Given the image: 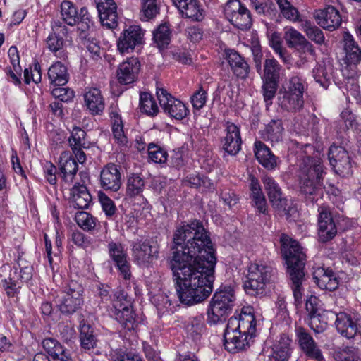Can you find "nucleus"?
Returning a JSON list of instances; mask_svg holds the SVG:
<instances>
[{
  "mask_svg": "<svg viewBox=\"0 0 361 361\" xmlns=\"http://www.w3.org/2000/svg\"><path fill=\"white\" fill-rule=\"evenodd\" d=\"M170 268L180 301L192 305L206 300L213 290L216 257L209 233L195 220L177 227L173 235Z\"/></svg>",
  "mask_w": 361,
  "mask_h": 361,
  "instance_id": "1",
  "label": "nucleus"
},
{
  "mask_svg": "<svg viewBox=\"0 0 361 361\" xmlns=\"http://www.w3.org/2000/svg\"><path fill=\"white\" fill-rule=\"evenodd\" d=\"M256 336V319L250 308L231 317L224 334V345L231 353L246 350Z\"/></svg>",
  "mask_w": 361,
  "mask_h": 361,
  "instance_id": "2",
  "label": "nucleus"
},
{
  "mask_svg": "<svg viewBox=\"0 0 361 361\" xmlns=\"http://www.w3.org/2000/svg\"><path fill=\"white\" fill-rule=\"evenodd\" d=\"M281 253L287 264V274L296 305L302 303V283L305 281L306 255L299 243L286 234L280 238Z\"/></svg>",
  "mask_w": 361,
  "mask_h": 361,
  "instance_id": "3",
  "label": "nucleus"
},
{
  "mask_svg": "<svg viewBox=\"0 0 361 361\" xmlns=\"http://www.w3.org/2000/svg\"><path fill=\"white\" fill-rule=\"evenodd\" d=\"M324 166L318 156H307L300 166V192L307 204H314L323 194Z\"/></svg>",
  "mask_w": 361,
  "mask_h": 361,
  "instance_id": "4",
  "label": "nucleus"
},
{
  "mask_svg": "<svg viewBox=\"0 0 361 361\" xmlns=\"http://www.w3.org/2000/svg\"><path fill=\"white\" fill-rule=\"evenodd\" d=\"M234 290L230 286H221L210 302L207 322L210 325L221 322L231 313L234 305Z\"/></svg>",
  "mask_w": 361,
  "mask_h": 361,
  "instance_id": "5",
  "label": "nucleus"
},
{
  "mask_svg": "<svg viewBox=\"0 0 361 361\" xmlns=\"http://www.w3.org/2000/svg\"><path fill=\"white\" fill-rule=\"evenodd\" d=\"M273 268L264 264L253 263L248 267L244 289L247 294L256 295L263 293L266 285L270 282Z\"/></svg>",
  "mask_w": 361,
  "mask_h": 361,
  "instance_id": "6",
  "label": "nucleus"
},
{
  "mask_svg": "<svg viewBox=\"0 0 361 361\" xmlns=\"http://www.w3.org/2000/svg\"><path fill=\"white\" fill-rule=\"evenodd\" d=\"M111 310L115 319L128 331L134 330L137 322L136 315L132 308V302L123 290L116 291L113 298Z\"/></svg>",
  "mask_w": 361,
  "mask_h": 361,
  "instance_id": "7",
  "label": "nucleus"
},
{
  "mask_svg": "<svg viewBox=\"0 0 361 361\" xmlns=\"http://www.w3.org/2000/svg\"><path fill=\"white\" fill-rule=\"evenodd\" d=\"M131 246L134 261L139 266L148 267L159 257V245L152 239L137 240L132 242Z\"/></svg>",
  "mask_w": 361,
  "mask_h": 361,
  "instance_id": "8",
  "label": "nucleus"
},
{
  "mask_svg": "<svg viewBox=\"0 0 361 361\" xmlns=\"http://www.w3.org/2000/svg\"><path fill=\"white\" fill-rule=\"evenodd\" d=\"M226 18L235 27L247 30L252 24L250 11L240 0H228L224 6Z\"/></svg>",
  "mask_w": 361,
  "mask_h": 361,
  "instance_id": "9",
  "label": "nucleus"
},
{
  "mask_svg": "<svg viewBox=\"0 0 361 361\" xmlns=\"http://www.w3.org/2000/svg\"><path fill=\"white\" fill-rule=\"evenodd\" d=\"M157 96L161 107L165 114L177 120H182L188 113L185 105L179 99L174 98L164 88H157Z\"/></svg>",
  "mask_w": 361,
  "mask_h": 361,
  "instance_id": "10",
  "label": "nucleus"
},
{
  "mask_svg": "<svg viewBox=\"0 0 361 361\" xmlns=\"http://www.w3.org/2000/svg\"><path fill=\"white\" fill-rule=\"evenodd\" d=\"M263 183L272 207L279 211L284 212L286 216H290L295 209L288 206V200L283 197L281 188L275 180L272 177L265 176Z\"/></svg>",
  "mask_w": 361,
  "mask_h": 361,
  "instance_id": "11",
  "label": "nucleus"
},
{
  "mask_svg": "<svg viewBox=\"0 0 361 361\" xmlns=\"http://www.w3.org/2000/svg\"><path fill=\"white\" fill-rule=\"evenodd\" d=\"M318 236L322 243L331 240L337 234V224L333 219L331 209L326 206L318 209Z\"/></svg>",
  "mask_w": 361,
  "mask_h": 361,
  "instance_id": "12",
  "label": "nucleus"
},
{
  "mask_svg": "<svg viewBox=\"0 0 361 361\" xmlns=\"http://www.w3.org/2000/svg\"><path fill=\"white\" fill-rule=\"evenodd\" d=\"M328 158L334 171L342 176L352 173V164L348 152L341 146L331 145Z\"/></svg>",
  "mask_w": 361,
  "mask_h": 361,
  "instance_id": "13",
  "label": "nucleus"
},
{
  "mask_svg": "<svg viewBox=\"0 0 361 361\" xmlns=\"http://www.w3.org/2000/svg\"><path fill=\"white\" fill-rule=\"evenodd\" d=\"M82 293V288L76 283L72 282L69 285L68 290L57 302L61 313L71 314L79 310L83 303Z\"/></svg>",
  "mask_w": 361,
  "mask_h": 361,
  "instance_id": "14",
  "label": "nucleus"
},
{
  "mask_svg": "<svg viewBox=\"0 0 361 361\" xmlns=\"http://www.w3.org/2000/svg\"><path fill=\"white\" fill-rule=\"evenodd\" d=\"M143 36L144 32L140 26H130L121 34L117 42L118 50L121 54L129 53L143 43Z\"/></svg>",
  "mask_w": 361,
  "mask_h": 361,
  "instance_id": "15",
  "label": "nucleus"
},
{
  "mask_svg": "<svg viewBox=\"0 0 361 361\" xmlns=\"http://www.w3.org/2000/svg\"><path fill=\"white\" fill-rule=\"evenodd\" d=\"M109 254L117 267L119 275L125 280L131 278L130 264L122 244L111 242L108 244Z\"/></svg>",
  "mask_w": 361,
  "mask_h": 361,
  "instance_id": "16",
  "label": "nucleus"
},
{
  "mask_svg": "<svg viewBox=\"0 0 361 361\" xmlns=\"http://www.w3.org/2000/svg\"><path fill=\"white\" fill-rule=\"evenodd\" d=\"M295 332L302 352L309 358L322 361L323 360L322 351L308 331L303 327H298Z\"/></svg>",
  "mask_w": 361,
  "mask_h": 361,
  "instance_id": "17",
  "label": "nucleus"
},
{
  "mask_svg": "<svg viewBox=\"0 0 361 361\" xmlns=\"http://www.w3.org/2000/svg\"><path fill=\"white\" fill-rule=\"evenodd\" d=\"M314 17L319 26L329 31L338 28L342 21L339 11L332 6L316 11Z\"/></svg>",
  "mask_w": 361,
  "mask_h": 361,
  "instance_id": "18",
  "label": "nucleus"
},
{
  "mask_svg": "<svg viewBox=\"0 0 361 361\" xmlns=\"http://www.w3.org/2000/svg\"><path fill=\"white\" fill-rule=\"evenodd\" d=\"M226 136L221 140L222 149L229 155L235 156L241 149L242 140L238 127L233 123L227 122Z\"/></svg>",
  "mask_w": 361,
  "mask_h": 361,
  "instance_id": "19",
  "label": "nucleus"
},
{
  "mask_svg": "<svg viewBox=\"0 0 361 361\" xmlns=\"http://www.w3.org/2000/svg\"><path fill=\"white\" fill-rule=\"evenodd\" d=\"M283 37L288 47L297 49L302 53L315 55V50L312 43L293 27H285Z\"/></svg>",
  "mask_w": 361,
  "mask_h": 361,
  "instance_id": "20",
  "label": "nucleus"
},
{
  "mask_svg": "<svg viewBox=\"0 0 361 361\" xmlns=\"http://www.w3.org/2000/svg\"><path fill=\"white\" fill-rule=\"evenodd\" d=\"M100 185L105 190L118 191L121 186V174L114 164H106L100 173Z\"/></svg>",
  "mask_w": 361,
  "mask_h": 361,
  "instance_id": "21",
  "label": "nucleus"
},
{
  "mask_svg": "<svg viewBox=\"0 0 361 361\" xmlns=\"http://www.w3.org/2000/svg\"><path fill=\"white\" fill-rule=\"evenodd\" d=\"M140 70V63L137 58H128L121 63L117 70L118 81L121 84L128 85L135 82Z\"/></svg>",
  "mask_w": 361,
  "mask_h": 361,
  "instance_id": "22",
  "label": "nucleus"
},
{
  "mask_svg": "<svg viewBox=\"0 0 361 361\" xmlns=\"http://www.w3.org/2000/svg\"><path fill=\"white\" fill-rule=\"evenodd\" d=\"M99 16L104 25L109 28L117 26L116 4L113 0H94Z\"/></svg>",
  "mask_w": 361,
  "mask_h": 361,
  "instance_id": "23",
  "label": "nucleus"
},
{
  "mask_svg": "<svg viewBox=\"0 0 361 361\" xmlns=\"http://www.w3.org/2000/svg\"><path fill=\"white\" fill-rule=\"evenodd\" d=\"M224 54L233 74L240 79L247 78L250 66L244 58L234 49H226Z\"/></svg>",
  "mask_w": 361,
  "mask_h": 361,
  "instance_id": "24",
  "label": "nucleus"
},
{
  "mask_svg": "<svg viewBox=\"0 0 361 361\" xmlns=\"http://www.w3.org/2000/svg\"><path fill=\"white\" fill-rule=\"evenodd\" d=\"M313 279L322 290L334 291L338 287V280L331 269L318 267L313 272Z\"/></svg>",
  "mask_w": 361,
  "mask_h": 361,
  "instance_id": "25",
  "label": "nucleus"
},
{
  "mask_svg": "<svg viewBox=\"0 0 361 361\" xmlns=\"http://www.w3.org/2000/svg\"><path fill=\"white\" fill-rule=\"evenodd\" d=\"M86 132L79 127L73 128L71 136L68 137V144L79 163L82 164L86 160V156L82 148H87L85 141Z\"/></svg>",
  "mask_w": 361,
  "mask_h": 361,
  "instance_id": "26",
  "label": "nucleus"
},
{
  "mask_svg": "<svg viewBox=\"0 0 361 361\" xmlns=\"http://www.w3.org/2000/svg\"><path fill=\"white\" fill-rule=\"evenodd\" d=\"M51 27L53 32L47 37V44L48 48L51 51L56 53L60 51L63 47V37H67L68 30L59 20H54Z\"/></svg>",
  "mask_w": 361,
  "mask_h": 361,
  "instance_id": "27",
  "label": "nucleus"
},
{
  "mask_svg": "<svg viewBox=\"0 0 361 361\" xmlns=\"http://www.w3.org/2000/svg\"><path fill=\"white\" fill-rule=\"evenodd\" d=\"M183 16L195 21H201L204 17V10L197 0H171Z\"/></svg>",
  "mask_w": 361,
  "mask_h": 361,
  "instance_id": "28",
  "label": "nucleus"
},
{
  "mask_svg": "<svg viewBox=\"0 0 361 361\" xmlns=\"http://www.w3.org/2000/svg\"><path fill=\"white\" fill-rule=\"evenodd\" d=\"M59 176L66 183L73 182L78 170V162L69 153L61 154L59 164Z\"/></svg>",
  "mask_w": 361,
  "mask_h": 361,
  "instance_id": "29",
  "label": "nucleus"
},
{
  "mask_svg": "<svg viewBox=\"0 0 361 361\" xmlns=\"http://www.w3.org/2000/svg\"><path fill=\"white\" fill-rule=\"evenodd\" d=\"M255 155L258 162L267 170H274L278 166V157L262 141L255 142Z\"/></svg>",
  "mask_w": 361,
  "mask_h": 361,
  "instance_id": "30",
  "label": "nucleus"
},
{
  "mask_svg": "<svg viewBox=\"0 0 361 361\" xmlns=\"http://www.w3.org/2000/svg\"><path fill=\"white\" fill-rule=\"evenodd\" d=\"M343 48L345 53V63L357 65L360 63L361 49L348 32H345L343 35Z\"/></svg>",
  "mask_w": 361,
  "mask_h": 361,
  "instance_id": "31",
  "label": "nucleus"
},
{
  "mask_svg": "<svg viewBox=\"0 0 361 361\" xmlns=\"http://www.w3.org/2000/svg\"><path fill=\"white\" fill-rule=\"evenodd\" d=\"M278 104L284 110L297 112L304 106V97L294 93L280 92L278 96Z\"/></svg>",
  "mask_w": 361,
  "mask_h": 361,
  "instance_id": "32",
  "label": "nucleus"
},
{
  "mask_svg": "<svg viewBox=\"0 0 361 361\" xmlns=\"http://www.w3.org/2000/svg\"><path fill=\"white\" fill-rule=\"evenodd\" d=\"M335 325L337 331L343 336L351 338H353L357 331V323L355 322L350 315L340 312L336 314Z\"/></svg>",
  "mask_w": 361,
  "mask_h": 361,
  "instance_id": "33",
  "label": "nucleus"
},
{
  "mask_svg": "<svg viewBox=\"0 0 361 361\" xmlns=\"http://www.w3.org/2000/svg\"><path fill=\"white\" fill-rule=\"evenodd\" d=\"M71 195L75 208L79 209L88 208L92 196L85 185L78 183L75 184L71 190Z\"/></svg>",
  "mask_w": 361,
  "mask_h": 361,
  "instance_id": "34",
  "label": "nucleus"
},
{
  "mask_svg": "<svg viewBox=\"0 0 361 361\" xmlns=\"http://www.w3.org/2000/svg\"><path fill=\"white\" fill-rule=\"evenodd\" d=\"M47 75L50 83L55 86L66 85L69 78L67 68L59 61L54 63L49 67Z\"/></svg>",
  "mask_w": 361,
  "mask_h": 361,
  "instance_id": "35",
  "label": "nucleus"
},
{
  "mask_svg": "<svg viewBox=\"0 0 361 361\" xmlns=\"http://www.w3.org/2000/svg\"><path fill=\"white\" fill-rule=\"evenodd\" d=\"M84 97L86 105L92 114H99L104 109V99L99 89H90L85 94Z\"/></svg>",
  "mask_w": 361,
  "mask_h": 361,
  "instance_id": "36",
  "label": "nucleus"
},
{
  "mask_svg": "<svg viewBox=\"0 0 361 361\" xmlns=\"http://www.w3.org/2000/svg\"><path fill=\"white\" fill-rule=\"evenodd\" d=\"M22 279V269H20L18 271L17 268H14L10 274L9 281L5 280L4 282L8 296L18 298L23 285Z\"/></svg>",
  "mask_w": 361,
  "mask_h": 361,
  "instance_id": "37",
  "label": "nucleus"
},
{
  "mask_svg": "<svg viewBox=\"0 0 361 361\" xmlns=\"http://www.w3.org/2000/svg\"><path fill=\"white\" fill-rule=\"evenodd\" d=\"M185 329L194 340H198L206 331L204 317L202 314H198L190 317L185 324Z\"/></svg>",
  "mask_w": 361,
  "mask_h": 361,
  "instance_id": "38",
  "label": "nucleus"
},
{
  "mask_svg": "<svg viewBox=\"0 0 361 361\" xmlns=\"http://www.w3.org/2000/svg\"><path fill=\"white\" fill-rule=\"evenodd\" d=\"M283 131L282 121L273 119L266 126L262 135L264 140H270L271 142H278L282 140Z\"/></svg>",
  "mask_w": 361,
  "mask_h": 361,
  "instance_id": "39",
  "label": "nucleus"
},
{
  "mask_svg": "<svg viewBox=\"0 0 361 361\" xmlns=\"http://www.w3.org/2000/svg\"><path fill=\"white\" fill-rule=\"evenodd\" d=\"M291 340L285 334L281 336L279 341L273 348V357L279 361H287L291 354L290 348Z\"/></svg>",
  "mask_w": 361,
  "mask_h": 361,
  "instance_id": "40",
  "label": "nucleus"
},
{
  "mask_svg": "<svg viewBox=\"0 0 361 361\" xmlns=\"http://www.w3.org/2000/svg\"><path fill=\"white\" fill-rule=\"evenodd\" d=\"M8 55L13 69H10L8 71V75L11 77L13 83L16 85H20V77L21 75L22 69L20 64L19 51L17 47L15 46L11 47L8 49Z\"/></svg>",
  "mask_w": 361,
  "mask_h": 361,
  "instance_id": "41",
  "label": "nucleus"
},
{
  "mask_svg": "<svg viewBox=\"0 0 361 361\" xmlns=\"http://www.w3.org/2000/svg\"><path fill=\"white\" fill-rule=\"evenodd\" d=\"M145 188V181L139 174L133 173L128 178L126 195L130 197L142 196Z\"/></svg>",
  "mask_w": 361,
  "mask_h": 361,
  "instance_id": "42",
  "label": "nucleus"
},
{
  "mask_svg": "<svg viewBox=\"0 0 361 361\" xmlns=\"http://www.w3.org/2000/svg\"><path fill=\"white\" fill-rule=\"evenodd\" d=\"M139 106L142 113L151 117L157 116L159 111L155 99L148 92H140Z\"/></svg>",
  "mask_w": 361,
  "mask_h": 361,
  "instance_id": "43",
  "label": "nucleus"
},
{
  "mask_svg": "<svg viewBox=\"0 0 361 361\" xmlns=\"http://www.w3.org/2000/svg\"><path fill=\"white\" fill-rule=\"evenodd\" d=\"M171 30L167 23L161 24L153 32V40L159 49L166 48L171 41Z\"/></svg>",
  "mask_w": 361,
  "mask_h": 361,
  "instance_id": "44",
  "label": "nucleus"
},
{
  "mask_svg": "<svg viewBox=\"0 0 361 361\" xmlns=\"http://www.w3.org/2000/svg\"><path fill=\"white\" fill-rule=\"evenodd\" d=\"M80 341L83 349L90 350L96 347L97 339L94 334L92 327L90 324H83L80 325Z\"/></svg>",
  "mask_w": 361,
  "mask_h": 361,
  "instance_id": "45",
  "label": "nucleus"
},
{
  "mask_svg": "<svg viewBox=\"0 0 361 361\" xmlns=\"http://www.w3.org/2000/svg\"><path fill=\"white\" fill-rule=\"evenodd\" d=\"M281 14L288 20L296 23L302 21L298 10L288 0H276Z\"/></svg>",
  "mask_w": 361,
  "mask_h": 361,
  "instance_id": "46",
  "label": "nucleus"
},
{
  "mask_svg": "<svg viewBox=\"0 0 361 361\" xmlns=\"http://www.w3.org/2000/svg\"><path fill=\"white\" fill-rule=\"evenodd\" d=\"M61 14L63 22L70 26L75 25L79 20V14L76 8L68 1H64L61 3Z\"/></svg>",
  "mask_w": 361,
  "mask_h": 361,
  "instance_id": "47",
  "label": "nucleus"
},
{
  "mask_svg": "<svg viewBox=\"0 0 361 361\" xmlns=\"http://www.w3.org/2000/svg\"><path fill=\"white\" fill-rule=\"evenodd\" d=\"M302 29L307 37L318 45L325 44V37L322 30L310 20H305Z\"/></svg>",
  "mask_w": 361,
  "mask_h": 361,
  "instance_id": "48",
  "label": "nucleus"
},
{
  "mask_svg": "<svg viewBox=\"0 0 361 361\" xmlns=\"http://www.w3.org/2000/svg\"><path fill=\"white\" fill-rule=\"evenodd\" d=\"M281 66L274 58L267 59L264 63V75L262 79L279 81Z\"/></svg>",
  "mask_w": 361,
  "mask_h": 361,
  "instance_id": "49",
  "label": "nucleus"
},
{
  "mask_svg": "<svg viewBox=\"0 0 361 361\" xmlns=\"http://www.w3.org/2000/svg\"><path fill=\"white\" fill-rule=\"evenodd\" d=\"M159 13L157 0H142L140 19L147 21L154 18Z\"/></svg>",
  "mask_w": 361,
  "mask_h": 361,
  "instance_id": "50",
  "label": "nucleus"
},
{
  "mask_svg": "<svg viewBox=\"0 0 361 361\" xmlns=\"http://www.w3.org/2000/svg\"><path fill=\"white\" fill-rule=\"evenodd\" d=\"M262 94L267 105L272 104V99L276 96L279 81L274 80L262 79Z\"/></svg>",
  "mask_w": 361,
  "mask_h": 361,
  "instance_id": "51",
  "label": "nucleus"
},
{
  "mask_svg": "<svg viewBox=\"0 0 361 361\" xmlns=\"http://www.w3.org/2000/svg\"><path fill=\"white\" fill-rule=\"evenodd\" d=\"M75 221L85 231H91L96 226V219L86 212H78L75 214Z\"/></svg>",
  "mask_w": 361,
  "mask_h": 361,
  "instance_id": "52",
  "label": "nucleus"
},
{
  "mask_svg": "<svg viewBox=\"0 0 361 361\" xmlns=\"http://www.w3.org/2000/svg\"><path fill=\"white\" fill-rule=\"evenodd\" d=\"M148 154L149 159L155 163L162 164L167 160V152L154 143L148 145Z\"/></svg>",
  "mask_w": 361,
  "mask_h": 361,
  "instance_id": "53",
  "label": "nucleus"
},
{
  "mask_svg": "<svg viewBox=\"0 0 361 361\" xmlns=\"http://www.w3.org/2000/svg\"><path fill=\"white\" fill-rule=\"evenodd\" d=\"M283 92L294 93L296 95L303 96L305 92V82L298 76H293L290 78L287 89Z\"/></svg>",
  "mask_w": 361,
  "mask_h": 361,
  "instance_id": "54",
  "label": "nucleus"
},
{
  "mask_svg": "<svg viewBox=\"0 0 361 361\" xmlns=\"http://www.w3.org/2000/svg\"><path fill=\"white\" fill-rule=\"evenodd\" d=\"M41 67L38 62L35 61L33 66L24 69V82L29 84L30 81L37 83L41 81Z\"/></svg>",
  "mask_w": 361,
  "mask_h": 361,
  "instance_id": "55",
  "label": "nucleus"
},
{
  "mask_svg": "<svg viewBox=\"0 0 361 361\" xmlns=\"http://www.w3.org/2000/svg\"><path fill=\"white\" fill-rule=\"evenodd\" d=\"M271 43L272 48L275 52L279 54L283 61L286 63H288L290 61V55L288 54L286 48L282 47L279 36L277 33L274 32L272 34Z\"/></svg>",
  "mask_w": 361,
  "mask_h": 361,
  "instance_id": "56",
  "label": "nucleus"
},
{
  "mask_svg": "<svg viewBox=\"0 0 361 361\" xmlns=\"http://www.w3.org/2000/svg\"><path fill=\"white\" fill-rule=\"evenodd\" d=\"M313 77L317 82H318L324 88H327L330 84V76L326 71L325 67L317 66L313 69Z\"/></svg>",
  "mask_w": 361,
  "mask_h": 361,
  "instance_id": "57",
  "label": "nucleus"
},
{
  "mask_svg": "<svg viewBox=\"0 0 361 361\" xmlns=\"http://www.w3.org/2000/svg\"><path fill=\"white\" fill-rule=\"evenodd\" d=\"M251 198L257 211L260 213L266 214L267 204L262 188L258 189L257 191H251Z\"/></svg>",
  "mask_w": 361,
  "mask_h": 361,
  "instance_id": "58",
  "label": "nucleus"
},
{
  "mask_svg": "<svg viewBox=\"0 0 361 361\" xmlns=\"http://www.w3.org/2000/svg\"><path fill=\"white\" fill-rule=\"evenodd\" d=\"M71 240L77 246L86 249L92 244L90 237L85 235L79 231H73L71 235Z\"/></svg>",
  "mask_w": 361,
  "mask_h": 361,
  "instance_id": "59",
  "label": "nucleus"
},
{
  "mask_svg": "<svg viewBox=\"0 0 361 361\" xmlns=\"http://www.w3.org/2000/svg\"><path fill=\"white\" fill-rule=\"evenodd\" d=\"M98 196L105 214L109 216L114 215L116 212V206L114 201L102 192H99Z\"/></svg>",
  "mask_w": 361,
  "mask_h": 361,
  "instance_id": "60",
  "label": "nucleus"
},
{
  "mask_svg": "<svg viewBox=\"0 0 361 361\" xmlns=\"http://www.w3.org/2000/svg\"><path fill=\"white\" fill-rule=\"evenodd\" d=\"M51 94L60 102H68L74 97V92L68 87H55Z\"/></svg>",
  "mask_w": 361,
  "mask_h": 361,
  "instance_id": "61",
  "label": "nucleus"
},
{
  "mask_svg": "<svg viewBox=\"0 0 361 361\" xmlns=\"http://www.w3.org/2000/svg\"><path fill=\"white\" fill-rule=\"evenodd\" d=\"M207 101V92L202 89V87H200V89L195 92L193 96L191 98V102L192 103L193 107L196 109H202Z\"/></svg>",
  "mask_w": 361,
  "mask_h": 361,
  "instance_id": "62",
  "label": "nucleus"
},
{
  "mask_svg": "<svg viewBox=\"0 0 361 361\" xmlns=\"http://www.w3.org/2000/svg\"><path fill=\"white\" fill-rule=\"evenodd\" d=\"M80 41L88 51L93 55V57H99L100 47L94 38L88 36L85 37V39H80Z\"/></svg>",
  "mask_w": 361,
  "mask_h": 361,
  "instance_id": "63",
  "label": "nucleus"
},
{
  "mask_svg": "<svg viewBox=\"0 0 361 361\" xmlns=\"http://www.w3.org/2000/svg\"><path fill=\"white\" fill-rule=\"evenodd\" d=\"M309 326L317 334L323 332L326 329L327 324L321 320L320 314L309 317Z\"/></svg>",
  "mask_w": 361,
  "mask_h": 361,
  "instance_id": "64",
  "label": "nucleus"
}]
</instances>
